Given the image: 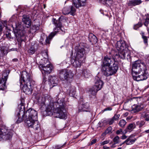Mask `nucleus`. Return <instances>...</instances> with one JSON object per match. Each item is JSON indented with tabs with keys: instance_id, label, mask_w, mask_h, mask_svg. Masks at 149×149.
<instances>
[{
	"instance_id": "obj_40",
	"label": "nucleus",
	"mask_w": 149,
	"mask_h": 149,
	"mask_svg": "<svg viewBox=\"0 0 149 149\" xmlns=\"http://www.w3.org/2000/svg\"><path fill=\"white\" fill-rule=\"evenodd\" d=\"M35 50L33 47H31L28 51L29 55H32L35 52Z\"/></svg>"
},
{
	"instance_id": "obj_44",
	"label": "nucleus",
	"mask_w": 149,
	"mask_h": 149,
	"mask_svg": "<svg viewBox=\"0 0 149 149\" xmlns=\"http://www.w3.org/2000/svg\"><path fill=\"white\" fill-rule=\"evenodd\" d=\"M97 140L96 139H94L91 140L90 143H89V146H91L95 144L97 141Z\"/></svg>"
},
{
	"instance_id": "obj_19",
	"label": "nucleus",
	"mask_w": 149,
	"mask_h": 149,
	"mask_svg": "<svg viewBox=\"0 0 149 149\" xmlns=\"http://www.w3.org/2000/svg\"><path fill=\"white\" fill-rule=\"evenodd\" d=\"M144 108L143 103H138V104H134L132 107V111L134 113H137L142 110Z\"/></svg>"
},
{
	"instance_id": "obj_11",
	"label": "nucleus",
	"mask_w": 149,
	"mask_h": 149,
	"mask_svg": "<svg viewBox=\"0 0 149 149\" xmlns=\"http://www.w3.org/2000/svg\"><path fill=\"white\" fill-rule=\"evenodd\" d=\"M24 118L25 123H26L27 120L31 121L37 119L38 118L37 112L34 109H28L25 113Z\"/></svg>"
},
{
	"instance_id": "obj_4",
	"label": "nucleus",
	"mask_w": 149,
	"mask_h": 149,
	"mask_svg": "<svg viewBox=\"0 0 149 149\" xmlns=\"http://www.w3.org/2000/svg\"><path fill=\"white\" fill-rule=\"evenodd\" d=\"M21 86H22V89L26 94H31L32 91V88L34 81L32 80L31 75L26 71L22 72L20 80Z\"/></svg>"
},
{
	"instance_id": "obj_59",
	"label": "nucleus",
	"mask_w": 149,
	"mask_h": 149,
	"mask_svg": "<svg viewBox=\"0 0 149 149\" xmlns=\"http://www.w3.org/2000/svg\"><path fill=\"white\" fill-rule=\"evenodd\" d=\"M147 58L148 59V62H149V56H147Z\"/></svg>"
},
{
	"instance_id": "obj_24",
	"label": "nucleus",
	"mask_w": 149,
	"mask_h": 149,
	"mask_svg": "<svg viewBox=\"0 0 149 149\" xmlns=\"http://www.w3.org/2000/svg\"><path fill=\"white\" fill-rule=\"evenodd\" d=\"M40 110L42 116L46 117L47 116V107L45 102H42L40 104Z\"/></svg>"
},
{
	"instance_id": "obj_52",
	"label": "nucleus",
	"mask_w": 149,
	"mask_h": 149,
	"mask_svg": "<svg viewBox=\"0 0 149 149\" xmlns=\"http://www.w3.org/2000/svg\"><path fill=\"white\" fill-rule=\"evenodd\" d=\"M33 28H35L36 30H37L39 29V26H36L35 25L34 26H33Z\"/></svg>"
},
{
	"instance_id": "obj_62",
	"label": "nucleus",
	"mask_w": 149,
	"mask_h": 149,
	"mask_svg": "<svg viewBox=\"0 0 149 149\" xmlns=\"http://www.w3.org/2000/svg\"><path fill=\"white\" fill-rule=\"evenodd\" d=\"M147 100L148 101H149V97H148V99H147Z\"/></svg>"
},
{
	"instance_id": "obj_49",
	"label": "nucleus",
	"mask_w": 149,
	"mask_h": 149,
	"mask_svg": "<svg viewBox=\"0 0 149 149\" xmlns=\"http://www.w3.org/2000/svg\"><path fill=\"white\" fill-rule=\"evenodd\" d=\"M112 109L111 107H109L105 108L103 110V111H111L112 110Z\"/></svg>"
},
{
	"instance_id": "obj_28",
	"label": "nucleus",
	"mask_w": 149,
	"mask_h": 149,
	"mask_svg": "<svg viewBox=\"0 0 149 149\" xmlns=\"http://www.w3.org/2000/svg\"><path fill=\"white\" fill-rule=\"evenodd\" d=\"M47 64V74H49L54 70V67L52 64L49 61Z\"/></svg>"
},
{
	"instance_id": "obj_8",
	"label": "nucleus",
	"mask_w": 149,
	"mask_h": 149,
	"mask_svg": "<svg viewBox=\"0 0 149 149\" xmlns=\"http://www.w3.org/2000/svg\"><path fill=\"white\" fill-rule=\"evenodd\" d=\"M58 74L61 81H65L69 83H70L73 80L74 75L72 70L67 69L60 70Z\"/></svg>"
},
{
	"instance_id": "obj_63",
	"label": "nucleus",
	"mask_w": 149,
	"mask_h": 149,
	"mask_svg": "<svg viewBox=\"0 0 149 149\" xmlns=\"http://www.w3.org/2000/svg\"><path fill=\"white\" fill-rule=\"evenodd\" d=\"M45 41L47 42V38H46V39L45 40Z\"/></svg>"
},
{
	"instance_id": "obj_18",
	"label": "nucleus",
	"mask_w": 149,
	"mask_h": 149,
	"mask_svg": "<svg viewBox=\"0 0 149 149\" xmlns=\"http://www.w3.org/2000/svg\"><path fill=\"white\" fill-rule=\"evenodd\" d=\"M79 111H86L90 112L91 111L90 104L88 102H86L79 105Z\"/></svg>"
},
{
	"instance_id": "obj_16",
	"label": "nucleus",
	"mask_w": 149,
	"mask_h": 149,
	"mask_svg": "<svg viewBox=\"0 0 149 149\" xmlns=\"http://www.w3.org/2000/svg\"><path fill=\"white\" fill-rule=\"evenodd\" d=\"M25 123L29 127L33 128L35 130H38L40 128V123L37 119L30 121L27 120Z\"/></svg>"
},
{
	"instance_id": "obj_21",
	"label": "nucleus",
	"mask_w": 149,
	"mask_h": 149,
	"mask_svg": "<svg viewBox=\"0 0 149 149\" xmlns=\"http://www.w3.org/2000/svg\"><path fill=\"white\" fill-rule=\"evenodd\" d=\"M136 139H137L135 138L133 135H131L123 143V144L126 143L127 145H132L134 143Z\"/></svg>"
},
{
	"instance_id": "obj_3",
	"label": "nucleus",
	"mask_w": 149,
	"mask_h": 149,
	"mask_svg": "<svg viewBox=\"0 0 149 149\" xmlns=\"http://www.w3.org/2000/svg\"><path fill=\"white\" fill-rule=\"evenodd\" d=\"M102 63V71L106 76L108 77L114 74L118 70V63L113 57L104 56Z\"/></svg>"
},
{
	"instance_id": "obj_32",
	"label": "nucleus",
	"mask_w": 149,
	"mask_h": 149,
	"mask_svg": "<svg viewBox=\"0 0 149 149\" xmlns=\"http://www.w3.org/2000/svg\"><path fill=\"white\" fill-rule=\"evenodd\" d=\"M114 120L112 118H111L108 119L106 120H104V122L107 124H108L109 125H112L114 122Z\"/></svg>"
},
{
	"instance_id": "obj_9",
	"label": "nucleus",
	"mask_w": 149,
	"mask_h": 149,
	"mask_svg": "<svg viewBox=\"0 0 149 149\" xmlns=\"http://www.w3.org/2000/svg\"><path fill=\"white\" fill-rule=\"evenodd\" d=\"M21 102L20 104L18 105V110L16 111L15 113L17 118H18L16 122L19 123L24 120V118L25 114L24 113L25 107L24 106V99H20Z\"/></svg>"
},
{
	"instance_id": "obj_50",
	"label": "nucleus",
	"mask_w": 149,
	"mask_h": 149,
	"mask_svg": "<svg viewBox=\"0 0 149 149\" xmlns=\"http://www.w3.org/2000/svg\"><path fill=\"white\" fill-rule=\"evenodd\" d=\"M123 132V130L122 129H120L119 130L116 131V133L117 134H120Z\"/></svg>"
},
{
	"instance_id": "obj_17",
	"label": "nucleus",
	"mask_w": 149,
	"mask_h": 149,
	"mask_svg": "<svg viewBox=\"0 0 149 149\" xmlns=\"http://www.w3.org/2000/svg\"><path fill=\"white\" fill-rule=\"evenodd\" d=\"M39 67L42 74L43 81L41 87H43V88H45V86L46 85V74L47 73V66L41 64L39 65Z\"/></svg>"
},
{
	"instance_id": "obj_42",
	"label": "nucleus",
	"mask_w": 149,
	"mask_h": 149,
	"mask_svg": "<svg viewBox=\"0 0 149 149\" xmlns=\"http://www.w3.org/2000/svg\"><path fill=\"white\" fill-rule=\"evenodd\" d=\"M119 137L118 136H117L115 137L113 139V141L114 143V144H117L119 143Z\"/></svg>"
},
{
	"instance_id": "obj_31",
	"label": "nucleus",
	"mask_w": 149,
	"mask_h": 149,
	"mask_svg": "<svg viewBox=\"0 0 149 149\" xmlns=\"http://www.w3.org/2000/svg\"><path fill=\"white\" fill-rule=\"evenodd\" d=\"M99 91V90H98V89L95 88L94 86H93L89 90V92L92 95H96L97 91Z\"/></svg>"
},
{
	"instance_id": "obj_51",
	"label": "nucleus",
	"mask_w": 149,
	"mask_h": 149,
	"mask_svg": "<svg viewBox=\"0 0 149 149\" xmlns=\"http://www.w3.org/2000/svg\"><path fill=\"white\" fill-rule=\"evenodd\" d=\"M127 138V136L125 135H123L121 137V139H125Z\"/></svg>"
},
{
	"instance_id": "obj_60",
	"label": "nucleus",
	"mask_w": 149,
	"mask_h": 149,
	"mask_svg": "<svg viewBox=\"0 0 149 149\" xmlns=\"http://www.w3.org/2000/svg\"><path fill=\"white\" fill-rule=\"evenodd\" d=\"M123 144V143H121V144H120V146H122Z\"/></svg>"
},
{
	"instance_id": "obj_54",
	"label": "nucleus",
	"mask_w": 149,
	"mask_h": 149,
	"mask_svg": "<svg viewBox=\"0 0 149 149\" xmlns=\"http://www.w3.org/2000/svg\"><path fill=\"white\" fill-rule=\"evenodd\" d=\"M80 134H80L78 135H77L76 136H74V139H76L77 138H78L80 136Z\"/></svg>"
},
{
	"instance_id": "obj_34",
	"label": "nucleus",
	"mask_w": 149,
	"mask_h": 149,
	"mask_svg": "<svg viewBox=\"0 0 149 149\" xmlns=\"http://www.w3.org/2000/svg\"><path fill=\"white\" fill-rule=\"evenodd\" d=\"M135 127V124L134 123H132L129 124L127 127V129L129 130H132Z\"/></svg>"
},
{
	"instance_id": "obj_37",
	"label": "nucleus",
	"mask_w": 149,
	"mask_h": 149,
	"mask_svg": "<svg viewBox=\"0 0 149 149\" xmlns=\"http://www.w3.org/2000/svg\"><path fill=\"white\" fill-rule=\"evenodd\" d=\"M112 128L111 126L109 127L105 130L104 133L105 134H107L109 133H112Z\"/></svg>"
},
{
	"instance_id": "obj_12",
	"label": "nucleus",
	"mask_w": 149,
	"mask_h": 149,
	"mask_svg": "<svg viewBox=\"0 0 149 149\" xmlns=\"http://www.w3.org/2000/svg\"><path fill=\"white\" fill-rule=\"evenodd\" d=\"M83 48L76 47L75 52L74 53L76 56H84L86 55L90 51L89 47L88 45L86 46V43H83L82 45Z\"/></svg>"
},
{
	"instance_id": "obj_10",
	"label": "nucleus",
	"mask_w": 149,
	"mask_h": 149,
	"mask_svg": "<svg viewBox=\"0 0 149 149\" xmlns=\"http://www.w3.org/2000/svg\"><path fill=\"white\" fill-rule=\"evenodd\" d=\"M13 135L12 131L9 130L7 127L3 125H0V139L10 140Z\"/></svg>"
},
{
	"instance_id": "obj_61",
	"label": "nucleus",
	"mask_w": 149,
	"mask_h": 149,
	"mask_svg": "<svg viewBox=\"0 0 149 149\" xmlns=\"http://www.w3.org/2000/svg\"><path fill=\"white\" fill-rule=\"evenodd\" d=\"M121 149V147H120V148H118V149Z\"/></svg>"
},
{
	"instance_id": "obj_33",
	"label": "nucleus",
	"mask_w": 149,
	"mask_h": 149,
	"mask_svg": "<svg viewBox=\"0 0 149 149\" xmlns=\"http://www.w3.org/2000/svg\"><path fill=\"white\" fill-rule=\"evenodd\" d=\"M145 122L144 120H141L138 121L136 122V125L138 126L139 128L142 127L145 124Z\"/></svg>"
},
{
	"instance_id": "obj_53",
	"label": "nucleus",
	"mask_w": 149,
	"mask_h": 149,
	"mask_svg": "<svg viewBox=\"0 0 149 149\" xmlns=\"http://www.w3.org/2000/svg\"><path fill=\"white\" fill-rule=\"evenodd\" d=\"M110 148L107 146H104L103 147V149H109Z\"/></svg>"
},
{
	"instance_id": "obj_46",
	"label": "nucleus",
	"mask_w": 149,
	"mask_h": 149,
	"mask_svg": "<svg viewBox=\"0 0 149 149\" xmlns=\"http://www.w3.org/2000/svg\"><path fill=\"white\" fill-rule=\"evenodd\" d=\"M110 142L109 140H105L100 143L101 146H104V145Z\"/></svg>"
},
{
	"instance_id": "obj_41",
	"label": "nucleus",
	"mask_w": 149,
	"mask_h": 149,
	"mask_svg": "<svg viewBox=\"0 0 149 149\" xmlns=\"http://www.w3.org/2000/svg\"><path fill=\"white\" fill-rule=\"evenodd\" d=\"M108 31H104L103 30L100 33V34L102 36V37H104V36H106L108 34Z\"/></svg>"
},
{
	"instance_id": "obj_26",
	"label": "nucleus",
	"mask_w": 149,
	"mask_h": 149,
	"mask_svg": "<svg viewBox=\"0 0 149 149\" xmlns=\"http://www.w3.org/2000/svg\"><path fill=\"white\" fill-rule=\"evenodd\" d=\"M49 82H50L51 84L53 85V86H55L57 84L58 80L56 75L54 76H51L48 79Z\"/></svg>"
},
{
	"instance_id": "obj_20",
	"label": "nucleus",
	"mask_w": 149,
	"mask_h": 149,
	"mask_svg": "<svg viewBox=\"0 0 149 149\" xmlns=\"http://www.w3.org/2000/svg\"><path fill=\"white\" fill-rule=\"evenodd\" d=\"M95 84L94 86L98 89V90H100L103 86L104 82L97 76L95 77Z\"/></svg>"
},
{
	"instance_id": "obj_57",
	"label": "nucleus",
	"mask_w": 149,
	"mask_h": 149,
	"mask_svg": "<svg viewBox=\"0 0 149 149\" xmlns=\"http://www.w3.org/2000/svg\"><path fill=\"white\" fill-rule=\"evenodd\" d=\"M144 132L146 133H149V129L147 130H145Z\"/></svg>"
},
{
	"instance_id": "obj_7",
	"label": "nucleus",
	"mask_w": 149,
	"mask_h": 149,
	"mask_svg": "<svg viewBox=\"0 0 149 149\" xmlns=\"http://www.w3.org/2000/svg\"><path fill=\"white\" fill-rule=\"evenodd\" d=\"M63 18V16H61L58 20H56V19L54 18L52 19V23L55 26V27L54 29V31L51 33L48 36V37H47V45L50 44L53 37L59 31V30H61L63 32L62 34H64L65 33V30H62L61 29L62 23L64 20Z\"/></svg>"
},
{
	"instance_id": "obj_5",
	"label": "nucleus",
	"mask_w": 149,
	"mask_h": 149,
	"mask_svg": "<svg viewBox=\"0 0 149 149\" xmlns=\"http://www.w3.org/2000/svg\"><path fill=\"white\" fill-rule=\"evenodd\" d=\"M87 0H72V5L64 7L62 9L63 13L65 15H70L74 16L76 12V8L84 7Z\"/></svg>"
},
{
	"instance_id": "obj_22",
	"label": "nucleus",
	"mask_w": 149,
	"mask_h": 149,
	"mask_svg": "<svg viewBox=\"0 0 149 149\" xmlns=\"http://www.w3.org/2000/svg\"><path fill=\"white\" fill-rule=\"evenodd\" d=\"M142 2L141 0H131L128 1L127 4L129 6H134L140 4Z\"/></svg>"
},
{
	"instance_id": "obj_58",
	"label": "nucleus",
	"mask_w": 149,
	"mask_h": 149,
	"mask_svg": "<svg viewBox=\"0 0 149 149\" xmlns=\"http://www.w3.org/2000/svg\"><path fill=\"white\" fill-rule=\"evenodd\" d=\"M44 8H45L46 7V5L45 4H44Z\"/></svg>"
},
{
	"instance_id": "obj_23",
	"label": "nucleus",
	"mask_w": 149,
	"mask_h": 149,
	"mask_svg": "<svg viewBox=\"0 0 149 149\" xmlns=\"http://www.w3.org/2000/svg\"><path fill=\"white\" fill-rule=\"evenodd\" d=\"M22 22L28 26L27 27L30 26L31 25V21L29 16L26 15H24L22 16Z\"/></svg>"
},
{
	"instance_id": "obj_13",
	"label": "nucleus",
	"mask_w": 149,
	"mask_h": 149,
	"mask_svg": "<svg viewBox=\"0 0 149 149\" xmlns=\"http://www.w3.org/2000/svg\"><path fill=\"white\" fill-rule=\"evenodd\" d=\"M85 56H71L70 60L73 66L75 67H79L82 63L85 62Z\"/></svg>"
},
{
	"instance_id": "obj_35",
	"label": "nucleus",
	"mask_w": 149,
	"mask_h": 149,
	"mask_svg": "<svg viewBox=\"0 0 149 149\" xmlns=\"http://www.w3.org/2000/svg\"><path fill=\"white\" fill-rule=\"evenodd\" d=\"M126 123V122L125 120L124 119H122L118 123V125L120 127L123 128L124 127Z\"/></svg>"
},
{
	"instance_id": "obj_30",
	"label": "nucleus",
	"mask_w": 149,
	"mask_h": 149,
	"mask_svg": "<svg viewBox=\"0 0 149 149\" xmlns=\"http://www.w3.org/2000/svg\"><path fill=\"white\" fill-rule=\"evenodd\" d=\"M82 75L85 78H88L90 76L91 74L89 70L85 69L83 70L82 71Z\"/></svg>"
},
{
	"instance_id": "obj_27",
	"label": "nucleus",
	"mask_w": 149,
	"mask_h": 149,
	"mask_svg": "<svg viewBox=\"0 0 149 149\" xmlns=\"http://www.w3.org/2000/svg\"><path fill=\"white\" fill-rule=\"evenodd\" d=\"M76 88L74 86H71L68 89L69 95L71 97H74L76 93Z\"/></svg>"
},
{
	"instance_id": "obj_45",
	"label": "nucleus",
	"mask_w": 149,
	"mask_h": 149,
	"mask_svg": "<svg viewBox=\"0 0 149 149\" xmlns=\"http://www.w3.org/2000/svg\"><path fill=\"white\" fill-rule=\"evenodd\" d=\"M120 117L119 114H115L112 118L114 120H117Z\"/></svg>"
},
{
	"instance_id": "obj_43",
	"label": "nucleus",
	"mask_w": 149,
	"mask_h": 149,
	"mask_svg": "<svg viewBox=\"0 0 149 149\" xmlns=\"http://www.w3.org/2000/svg\"><path fill=\"white\" fill-rule=\"evenodd\" d=\"M6 37L9 39V40H12L13 39V37L11 36V35L10 33H8L6 34Z\"/></svg>"
},
{
	"instance_id": "obj_25",
	"label": "nucleus",
	"mask_w": 149,
	"mask_h": 149,
	"mask_svg": "<svg viewBox=\"0 0 149 149\" xmlns=\"http://www.w3.org/2000/svg\"><path fill=\"white\" fill-rule=\"evenodd\" d=\"M88 40L92 45L96 43L97 42V38L96 36L92 33H89L88 35Z\"/></svg>"
},
{
	"instance_id": "obj_48",
	"label": "nucleus",
	"mask_w": 149,
	"mask_h": 149,
	"mask_svg": "<svg viewBox=\"0 0 149 149\" xmlns=\"http://www.w3.org/2000/svg\"><path fill=\"white\" fill-rule=\"evenodd\" d=\"M64 145H56L55 146V149H59L62 147Z\"/></svg>"
},
{
	"instance_id": "obj_15",
	"label": "nucleus",
	"mask_w": 149,
	"mask_h": 149,
	"mask_svg": "<svg viewBox=\"0 0 149 149\" xmlns=\"http://www.w3.org/2000/svg\"><path fill=\"white\" fill-rule=\"evenodd\" d=\"M15 25H16V24H15ZM13 31L15 36L17 39L21 40V41L23 40L25 36L23 34L22 30L19 29V26H17V25H16L15 29L13 26Z\"/></svg>"
},
{
	"instance_id": "obj_1",
	"label": "nucleus",
	"mask_w": 149,
	"mask_h": 149,
	"mask_svg": "<svg viewBox=\"0 0 149 149\" xmlns=\"http://www.w3.org/2000/svg\"><path fill=\"white\" fill-rule=\"evenodd\" d=\"M66 104L64 98L58 99L54 103H51L47 107V116H51L53 114L56 118L66 119L67 113L65 110Z\"/></svg>"
},
{
	"instance_id": "obj_14",
	"label": "nucleus",
	"mask_w": 149,
	"mask_h": 149,
	"mask_svg": "<svg viewBox=\"0 0 149 149\" xmlns=\"http://www.w3.org/2000/svg\"><path fill=\"white\" fill-rule=\"evenodd\" d=\"M9 73V71L4 70L2 74V77L0 78V89L2 90L6 88V83Z\"/></svg>"
},
{
	"instance_id": "obj_56",
	"label": "nucleus",
	"mask_w": 149,
	"mask_h": 149,
	"mask_svg": "<svg viewBox=\"0 0 149 149\" xmlns=\"http://www.w3.org/2000/svg\"><path fill=\"white\" fill-rule=\"evenodd\" d=\"M2 25L1 24L0 25V33H1V32L2 31Z\"/></svg>"
},
{
	"instance_id": "obj_36",
	"label": "nucleus",
	"mask_w": 149,
	"mask_h": 149,
	"mask_svg": "<svg viewBox=\"0 0 149 149\" xmlns=\"http://www.w3.org/2000/svg\"><path fill=\"white\" fill-rule=\"evenodd\" d=\"M143 25V24L141 22H139L137 24L134 26L133 28L134 29L137 30L139 28L141 27Z\"/></svg>"
},
{
	"instance_id": "obj_6",
	"label": "nucleus",
	"mask_w": 149,
	"mask_h": 149,
	"mask_svg": "<svg viewBox=\"0 0 149 149\" xmlns=\"http://www.w3.org/2000/svg\"><path fill=\"white\" fill-rule=\"evenodd\" d=\"M116 46L118 51V55L117 54L115 55L113 54L115 52L114 50L109 52V55H111V56H130V51L128 48V46L124 40H120L117 41Z\"/></svg>"
},
{
	"instance_id": "obj_38",
	"label": "nucleus",
	"mask_w": 149,
	"mask_h": 149,
	"mask_svg": "<svg viewBox=\"0 0 149 149\" xmlns=\"http://www.w3.org/2000/svg\"><path fill=\"white\" fill-rule=\"evenodd\" d=\"M149 24V17H147L144 19L143 24L146 26L147 27Z\"/></svg>"
},
{
	"instance_id": "obj_29",
	"label": "nucleus",
	"mask_w": 149,
	"mask_h": 149,
	"mask_svg": "<svg viewBox=\"0 0 149 149\" xmlns=\"http://www.w3.org/2000/svg\"><path fill=\"white\" fill-rule=\"evenodd\" d=\"M8 52L5 47H0V56H4L7 54Z\"/></svg>"
},
{
	"instance_id": "obj_39",
	"label": "nucleus",
	"mask_w": 149,
	"mask_h": 149,
	"mask_svg": "<svg viewBox=\"0 0 149 149\" xmlns=\"http://www.w3.org/2000/svg\"><path fill=\"white\" fill-rule=\"evenodd\" d=\"M141 115L142 117L145 118L146 121H149V115L146 113H144L142 114Z\"/></svg>"
},
{
	"instance_id": "obj_2",
	"label": "nucleus",
	"mask_w": 149,
	"mask_h": 149,
	"mask_svg": "<svg viewBox=\"0 0 149 149\" xmlns=\"http://www.w3.org/2000/svg\"><path fill=\"white\" fill-rule=\"evenodd\" d=\"M132 74L134 80L139 81L146 79L149 74L145 63L139 61H135L132 64Z\"/></svg>"
},
{
	"instance_id": "obj_47",
	"label": "nucleus",
	"mask_w": 149,
	"mask_h": 149,
	"mask_svg": "<svg viewBox=\"0 0 149 149\" xmlns=\"http://www.w3.org/2000/svg\"><path fill=\"white\" fill-rule=\"evenodd\" d=\"M142 38L143 40V41L145 44H147L148 43V39L146 36H142Z\"/></svg>"
},
{
	"instance_id": "obj_55",
	"label": "nucleus",
	"mask_w": 149,
	"mask_h": 149,
	"mask_svg": "<svg viewBox=\"0 0 149 149\" xmlns=\"http://www.w3.org/2000/svg\"><path fill=\"white\" fill-rule=\"evenodd\" d=\"M18 59L17 58H14L12 60V61L14 62H17L18 61Z\"/></svg>"
},
{
	"instance_id": "obj_64",
	"label": "nucleus",
	"mask_w": 149,
	"mask_h": 149,
	"mask_svg": "<svg viewBox=\"0 0 149 149\" xmlns=\"http://www.w3.org/2000/svg\"><path fill=\"white\" fill-rule=\"evenodd\" d=\"M128 117H127V120H128Z\"/></svg>"
}]
</instances>
